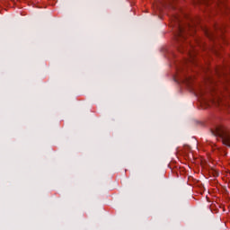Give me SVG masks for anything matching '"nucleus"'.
I'll return each mask as SVG.
<instances>
[{
    "label": "nucleus",
    "instance_id": "5",
    "mask_svg": "<svg viewBox=\"0 0 230 230\" xmlns=\"http://www.w3.org/2000/svg\"><path fill=\"white\" fill-rule=\"evenodd\" d=\"M189 28H197V23L191 22L188 24Z\"/></svg>",
    "mask_w": 230,
    "mask_h": 230
},
{
    "label": "nucleus",
    "instance_id": "3",
    "mask_svg": "<svg viewBox=\"0 0 230 230\" xmlns=\"http://www.w3.org/2000/svg\"><path fill=\"white\" fill-rule=\"evenodd\" d=\"M189 59L187 62H190L191 64H195V54H192L191 52L189 53Z\"/></svg>",
    "mask_w": 230,
    "mask_h": 230
},
{
    "label": "nucleus",
    "instance_id": "4",
    "mask_svg": "<svg viewBox=\"0 0 230 230\" xmlns=\"http://www.w3.org/2000/svg\"><path fill=\"white\" fill-rule=\"evenodd\" d=\"M177 39L178 40L179 39H184V34L182 33V31H178Z\"/></svg>",
    "mask_w": 230,
    "mask_h": 230
},
{
    "label": "nucleus",
    "instance_id": "2",
    "mask_svg": "<svg viewBox=\"0 0 230 230\" xmlns=\"http://www.w3.org/2000/svg\"><path fill=\"white\" fill-rule=\"evenodd\" d=\"M172 26V28H179L180 30H184V27H182V23H181V20H179V18H177V17L173 18Z\"/></svg>",
    "mask_w": 230,
    "mask_h": 230
},
{
    "label": "nucleus",
    "instance_id": "1",
    "mask_svg": "<svg viewBox=\"0 0 230 230\" xmlns=\"http://www.w3.org/2000/svg\"><path fill=\"white\" fill-rule=\"evenodd\" d=\"M212 135L217 137H221L224 143L230 146V134L229 131L224 126H215L213 129H211Z\"/></svg>",
    "mask_w": 230,
    "mask_h": 230
}]
</instances>
